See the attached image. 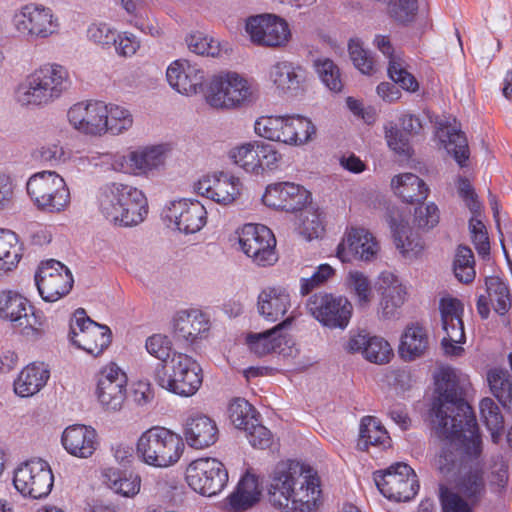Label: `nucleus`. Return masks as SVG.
<instances>
[{"mask_svg": "<svg viewBox=\"0 0 512 512\" xmlns=\"http://www.w3.org/2000/svg\"><path fill=\"white\" fill-rule=\"evenodd\" d=\"M439 396L430 410L432 429L444 441L436 460L440 473L453 480L482 451L476 416L464 398V385L452 368H443L436 378Z\"/></svg>", "mask_w": 512, "mask_h": 512, "instance_id": "nucleus-1", "label": "nucleus"}, {"mask_svg": "<svg viewBox=\"0 0 512 512\" xmlns=\"http://www.w3.org/2000/svg\"><path fill=\"white\" fill-rule=\"evenodd\" d=\"M273 506L295 512H310L317 507L321 489L319 479L298 461L279 462L268 487Z\"/></svg>", "mask_w": 512, "mask_h": 512, "instance_id": "nucleus-2", "label": "nucleus"}, {"mask_svg": "<svg viewBox=\"0 0 512 512\" xmlns=\"http://www.w3.org/2000/svg\"><path fill=\"white\" fill-rule=\"evenodd\" d=\"M97 201L100 213L119 226H136L148 214L145 194L128 184L112 182L103 185L98 191Z\"/></svg>", "mask_w": 512, "mask_h": 512, "instance_id": "nucleus-3", "label": "nucleus"}, {"mask_svg": "<svg viewBox=\"0 0 512 512\" xmlns=\"http://www.w3.org/2000/svg\"><path fill=\"white\" fill-rule=\"evenodd\" d=\"M70 86L65 67L47 63L31 73L16 91L22 105H45L58 99Z\"/></svg>", "mask_w": 512, "mask_h": 512, "instance_id": "nucleus-4", "label": "nucleus"}, {"mask_svg": "<svg viewBox=\"0 0 512 512\" xmlns=\"http://www.w3.org/2000/svg\"><path fill=\"white\" fill-rule=\"evenodd\" d=\"M154 381L163 389L182 396L194 395L202 385V368L191 356L173 352L166 363H157Z\"/></svg>", "mask_w": 512, "mask_h": 512, "instance_id": "nucleus-5", "label": "nucleus"}, {"mask_svg": "<svg viewBox=\"0 0 512 512\" xmlns=\"http://www.w3.org/2000/svg\"><path fill=\"white\" fill-rule=\"evenodd\" d=\"M184 451L183 438L171 430L155 426L145 431L137 442V454L148 465L168 467Z\"/></svg>", "mask_w": 512, "mask_h": 512, "instance_id": "nucleus-6", "label": "nucleus"}, {"mask_svg": "<svg viewBox=\"0 0 512 512\" xmlns=\"http://www.w3.org/2000/svg\"><path fill=\"white\" fill-rule=\"evenodd\" d=\"M0 318L11 322L24 336L33 338L42 334L46 320L27 298L11 290L0 292Z\"/></svg>", "mask_w": 512, "mask_h": 512, "instance_id": "nucleus-7", "label": "nucleus"}, {"mask_svg": "<svg viewBox=\"0 0 512 512\" xmlns=\"http://www.w3.org/2000/svg\"><path fill=\"white\" fill-rule=\"evenodd\" d=\"M27 193L38 209L60 212L70 202V192L65 180L54 171L33 174L26 184Z\"/></svg>", "mask_w": 512, "mask_h": 512, "instance_id": "nucleus-8", "label": "nucleus"}, {"mask_svg": "<svg viewBox=\"0 0 512 512\" xmlns=\"http://www.w3.org/2000/svg\"><path fill=\"white\" fill-rule=\"evenodd\" d=\"M69 338L73 345L99 356L111 344L112 333L108 326L98 324L78 308L70 322Z\"/></svg>", "mask_w": 512, "mask_h": 512, "instance_id": "nucleus-9", "label": "nucleus"}, {"mask_svg": "<svg viewBox=\"0 0 512 512\" xmlns=\"http://www.w3.org/2000/svg\"><path fill=\"white\" fill-rule=\"evenodd\" d=\"M374 481L384 497L397 502L410 501L419 490L414 470L403 462L392 464L384 471H376Z\"/></svg>", "mask_w": 512, "mask_h": 512, "instance_id": "nucleus-10", "label": "nucleus"}, {"mask_svg": "<svg viewBox=\"0 0 512 512\" xmlns=\"http://www.w3.org/2000/svg\"><path fill=\"white\" fill-rule=\"evenodd\" d=\"M207 103L214 108H233L252 102L253 88L245 78L237 73H229L225 78L215 77L205 93Z\"/></svg>", "mask_w": 512, "mask_h": 512, "instance_id": "nucleus-11", "label": "nucleus"}, {"mask_svg": "<svg viewBox=\"0 0 512 512\" xmlns=\"http://www.w3.org/2000/svg\"><path fill=\"white\" fill-rule=\"evenodd\" d=\"M13 484L23 496L41 499L50 494L54 475L46 461L40 458L31 459L16 468Z\"/></svg>", "mask_w": 512, "mask_h": 512, "instance_id": "nucleus-12", "label": "nucleus"}, {"mask_svg": "<svg viewBox=\"0 0 512 512\" xmlns=\"http://www.w3.org/2000/svg\"><path fill=\"white\" fill-rule=\"evenodd\" d=\"M186 481L195 492L211 497L224 489L228 482V472L216 458H199L188 465Z\"/></svg>", "mask_w": 512, "mask_h": 512, "instance_id": "nucleus-13", "label": "nucleus"}, {"mask_svg": "<svg viewBox=\"0 0 512 512\" xmlns=\"http://www.w3.org/2000/svg\"><path fill=\"white\" fill-rule=\"evenodd\" d=\"M16 31L28 41L45 39L56 33L58 20L52 10L38 4H27L13 16Z\"/></svg>", "mask_w": 512, "mask_h": 512, "instance_id": "nucleus-14", "label": "nucleus"}, {"mask_svg": "<svg viewBox=\"0 0 512 512\" xmlns=\"http://www.w3.org/2000/svg\"><path fill=\"white\" fill-rule=\"evenodd\" d=\"M306 306L317 321L330 329H345L353 312V306L346 297L322 292L310 296Z\"/></svg>", "mask_w": 512, "mask_h": 512, "instance_id": "nucleus-15", "label": "nucleus"}, {"mask_svg": "<svg viewBox=\"0 0 512 512\" xmlns=\"http://www.w3.org/2000/svg\"><path fill=\"white\" fill-rule=\"evenodd\" d=\"M238 240L242 251L258 266H270L277 261L276 239L267 226L245 224L239 233Z\"/></svg>", "mask_w": 512, "mask_h": 512, "instance_id": "nucleus-16", "label": "nucleus"}, {"mask_svg": "<svg viewBox=\"0 0 512 512\" xmlns=\"http://www.w3.org/2000/svg\"><path fill=\"white\" fill-rule=\"evenodd\" d=\"M34 280L40 296L46 302H55L66 296L74 283L71 271L54 259L41 263Z\"/></svg>", "mask_w": 512, "mask_h": 512, "instance_id": "nucleus-17", "label": "nucleus"}, {"mask_svg": "<svg viewBox=\"0 0 512 512\" xmlns=\"http://www.w3.org/2000/svg\"><path fill=\"white\" fill-rule=\"evenodd\" d=\"M246 31L253 43L267 47L283 46L291 36L288 23L272 14L251 16Z\"/></svg>", "mask_w": 512, "mask_h": 512, "instance_id": "nucleus-18", "label": "nucleus"}, {"mask_svg": "<svg viewBox=\"0 0 512 512\" xmlns=\"http://www.w3.org/2000/svg\"><path fill=\"white\" fill-rule=\"evenodd\" d=\"M262 201L268 207L294 213L311 203V193L295 183H273L267 186Z\"/></svg>", "mask_w": 512, "mask_h": 512, "instance_id": "nucleus-19", "label": "nucleus"}, {"mask_svg": "<svg viewBox=\"0 0 512 512\" xmlns=\"http://www.w3.org/2000/svg\"><path fill=\"white\" fill-rule=\"evenodd\" d=\"M126 374L114 363L100 373L97 383V397L106 410L118 411L126 399Z\"/></svg>", "mask_w": 512, "mask_h": 512, "instance_id": "nucleus-20", "label": "nucleus"}, {"mask_svg": "<svg viewBox=\"0 0 512 512\" xmlns=\"http://www.w3.org/2000/svg\"><path fill=\"white\" fill-rule=\"evenodd\" d=\"M380 250L372 233L364 228H351L337 247V257L342 262L357 259L371 262Z\"/></svg>", "mask_w": 512, "mask_h": 512, "instance_id": "nucleus-21", "label": "nucleus"}, {"mask_svg": "<svg viewBox=\"0 0 512 512\" xmlns=\"http://www.w3.org/2000/svg\"><path fill=\"white\" fill-rule=\"evenodd\" d=\"M164 217L180 232L193 234L206 224L207 211L198 200L182 199L172 202Z\"/></svg>", "mask_w": 512, "mask_h": 512, "instance_id": "nucleus-22", "label": "nucleus"}, {"mask_svg": "<svg viewBox=\"0 0 512 512\" xmlns=\"http://www.w3.org/2000/svg\"><path fill=\"white\" fill-rule=\"evenodd\" d=\"M107 105L102 101L80 102L73 105L67 113L73 127L85 134L101 135L105 133L104 113Z\"/></svg>", "mask_w": 512, "mask_h": 512, "instance_id": "nucleus-23", "label": "nucleus"}, {"mask_svg": "<svg viewBox=\"0 0 512 512\" xmlns=\"http://www.w3.org/2000/svg\"><path fill=\"white\" fill-rule=\"evenodd\" d=\"M293 322V317L285 320L273 328L262 333H251L247 336V343L251 351L258 356H264L272 352L283 353L285 347H291L292 338L288 333Z\"/></svg>", "mask_w": 512, "mask_h": 512, "instance_id": "nucleus-24", "label": "nucleus"}, {"mask_svg": "<svg viewBox=\"0 0 512 512\" xmlns=\"http://www.w3.org/2000/svg\"><path fill=\"white\" fill-rule=\"evenodd\" d=\"M241 186L239 178L220 172L218 175L199 180L195 189L198 194L216 203L228 205L240 195Z\"/></svg>", "mask_w": 512, "mask_h": 512, "instance_id": "nucleus-25", "label": "nucleus"}, {"mask_svg": "<svg viewBox=\"0 0 512 512\" xmlns=\"http://www.w3.org/2000/svg\"><path fill=\"white\" fill-rule=\"evenodd\" d=\"M486 294L478 296L476 308L482 319H487L490 315V302L494 305V310L499 315H505L512 306L509 286L499 276L485 277Z\"/></svg>", "mask_w": 512, "mask_h": 512, "instance_id": "nucleus-26", "label": "nucleus"}, {"mask_svg": "<svg viewBox=\"0 0 512 512\" xmlns=\"http://www.w3.org/2000/svg\"><path fill=\"white\" fill-rule=\"evenodd\" d=\"M166 77L169 85L185 95L203 91L204 71L188 60H176L168 68Z\"/></svg>", "mask_w": 512, "mask_h": 512, "instance_id": "nucleus-27", "label": "nucleus"}, {"mask_svg": "<svg viewBox=\"0 0 512 512\" xmlns=\"http://www.w3.org/2000/svg\"><path fill=\"white\" fill-rule=\"evenodd\" d=\"M209 330L210 321L199 310L181 311L173 319V334L178 341L194 343L206 337Z\"/></svg>", "mask_w": 512, "mask_h": 512, "instance_id": "nucleus-28", "label": "nucleus"}, {"mask_svg": "<svg viewBox=\"0 0 512 512\" xmlns=\"http://www.w3.org/2000/svg\"><path fill=\"white\" fill-rule=\"evenodd\" d=\"M97 433L92 427L75 424L62 434V445L68 453L79 458L90 457L97 448Z\"/></svg>", "mask_w": 512, "mask_h": 512, "instance_id": "nucleus-29", "label": "nucleus"}, {"mask_svg": "<svg viewBox=\"0 0 512 512\" xmlns=\"http://www.w3.org/2000/svg\"><path fill=\"white\" fill-rule=\"evenodd\" d=\"M270 79L282 93L297 96L304 89L305 70L289 61H279L271 67Z\"/></svg>", "mask_w": 512, "mask_h": 512, "instance_id": "nucleus-30", "label": "nucleus"}, {"mask_svg": "<svg viewBox=\"0 0 512 512\" xmlns=\"http://www.w3.org/2000/svg\"><path fill=\"white\" fill-rule=\"evenodd\" d=\"M183 434L190 447L204 449L217 441L218 428L208 416L195 415L186 420Z\"/></svg>", "mask_w": 512, "mask_h": 512, "instance_id": "nucleus-31", "label": "nucleus"}, {"mask_svg": "<svg viewBox=\"0 0 512 512\" xmlns=\"http://www.w3.org/2000/svg\"><path fill=\"white\" fill-rule=\"evenodd\" d=\"M295 115L261 117L256 120L254 129L259 136L292 145L297 133L294 130Z\"/></svg>", "mask_w": 512, "mask_h": 512, "instance_id": "nucleus-32", "label": "nucleus"}, {"mask_svg": "<svg viewBox=\"0 0 512 512\" xmlns=\"http://www.w3.org/2000/svg\"><path fill=\"white\" fill-rule=\"evenodd\" d=\"M374 43L377 48L389 58L388 75L390 79L407 91L415 92L419 85L415 77L409 73L401 63V60L394 56V49L388 37L377 35Z\"/></svg>", "mask_w": 512, "mask_h": 512, "instance_id": "nucleus-33", "label": "nucleus"}, {"mask_svg": "<svg viewBox=\"0 0 512 512\" xmlns=\"http://www.w3.org/2000/svg\"><path fill=\"white\" fill-rule=\"evenodd\" d=\"M290 307V294L283 287H268L258 296V310L269 321H277Z\"/></svg>", "mask_w": 512, "mask_h": 512, "instance_id": "nucleus-34", "label": "nucleus"}, {"mask_svg": "<svg viewBox=\"0 0 512 512\" xmlns=\"http://www.w3.org/2000/svg\"><path fill=\"white\" fill-rule=\"evenodd\" d=\"M50 377L49 370L41 364L26 366L14 381V391L20 397L33 396L39 392Z\"/></svg>", "mask_w": 512, "mask_h": 512, "instance_id": "nucleus-35", "label": "nucleus"}, {"mask_svg": "<svg viewBox=\"0 0 512 512\" xmlns=\"http://www.w3.org/2000/svg\"><path fill=\"white\" fill-rule=\"evenodd\" d=\"M391 185L396 195L404 202L411 204L422 203L429 193L426 183L412 173L395 176L391 181Z\"/></svg>", "mask_w": 512, "mask_h": 512, "instance_id": "nucleus-36", "label": "nucleus"}, {"mask_svg": "<svg viewBox=\"0 0 512 512\" xmlns=\"http://www.w3.org/2000/svg\"><path fill=\"white\" fill-rule=\"evenodd\" d=\"M260 499L258 480L255 475L245 474L239 481L235 491L228 497L229 505L234 512L245 511Z\"/></svg>", "mask_w": 512, "mask_h": 512, "instance_id": "nucleus-37", "label": "nucleus"}, {"mask_svg": "<svg viewBox=\"0 0 512 512\" xmlns=\"http://www.w3.org/2000/svg\"><path fill=\"white\" fill-rule=\"evenodd\" d=\"M102 477L110 489L124 497H134L140 491L141 478L137 474L108 467L103 470Z\"/></svg>", "mask_w": 512, "mask_h": 512, "instance_id": "nucleus-38", "label": "nucleus"}, {"mask_svg": "<svg viewBox=\"0 0 512 512\" xmlns=\"http://www.w3.org/2000/svg\"><path fill=\"white\" fill-rule=\"evenodd\" d=\"M389 440L386 429L376 417L365 416L361 419L357 443L360 450L367 451L369 446L385 447Z\"/></svg>", "mask_w": 512, "mask_h": 512, "instance_id": "nucleus-39", "label": "nucleus"}, {"mask_svg": "<svg viewBox=\"0 0 512 512\" xmlns=\"http://www.w3.org/2000/svg\"><path fill=\"white\" fill-rule=\"evenodd\" d=\"M22 251L16 233L0 230V276L16 268L22 258Z\"/></svg>", "mask_w": 512, "mask_h": 512, "instance_id": "nucleus-40", "label": "nucleus"}, {"mask_svg": "<svg viewBox=\"0 0 512 512\" xmlns=\"http://www.w3.org/2000/svg\"><path fill=\"white\" fill-rule=\"evenodd\" d=\"M428 348V336L423 327H408L401 337L399 354L405 360H414L424 354Z\"/></svg>", "mask_w": 512, "mask_h": 512, "instance_id": "nucleus-41", "label": "nucleus"}, {"mask_svg": "<svg viewBox=\"0 0 512 512\" xmlns=\"http://www.w3.org/2000/svg\"><path fill=\"white\" fill-rule=\"evenodd\" d=\"M479 408L485 426L491 434V439L493 443L497 444L501 439L504 429V417L498 405L489 397L483 398L480 401Z\"/></svg>", "mask_w": 512, "mask_h": 512, "instance_id": "nucleus-42", "label": "nucleus"}, {"mask_svg": "<svg viewBox=\"0 0 512 512\" xmlns=\"http://www.w3.org/2000/svg\"><path fill=\"white\" fill-rule=\"evenodd\" d=\"M185 41L188 49L200 56L214 58L221 56L223 51L225 53L228 51V49L222 46L218 40H215L213 37H209L200 31L189 34Z\"/></svg>", "mask_w": 512, "mask_h": 512, "instance_id": "nucleus-43", "label": "nucleus"}, {"mask_svg": "<svg viewBox=\"0 0 512 512\" xmlns=\"http://www.w3.org/2000/svg\"><path fill=\"white\" fill-rule=\"evenodd\" d=\"M165 147L163 145L141 147L135 150L137 175L147 174L158 169L165 161Z\"/></svg>", "mask_w": 512, "mask_h": 512, "instance_id": "nucleus-44", "label": "nucleus"}, {"mask_svg": "<svg viewBox=\"0 0 512 512\" xmlns=\"http://www.w3.org/2000/svg\"><path fill=\"white\" fill-rule=\"evenodd\" d=\"M453 272L455 277L464 284H469L475 279L474 254L468 246H458L453 261Z\"/></svg>", "mask_w": 512, "mask_h": 512, "instance_id": "nucleus-45", "label": "nucleus"}, {"mask_svg": "<svg viewBox=\"0 0 512 512\" xmlns=\"http://www.w3.org/2000/svg\"><path fill=\"white\" fill-rule=\"evenodd\" d=\"M457 487L467 499L478 502L485 493L483 471L477 468L470 470L458 479Z\"/></svg>", "mask_w": 512, "mask_h": 512, "instance_id": "nucleus-46", "label": "nucleus"}, {"mask_svg": "<svg viewBox=\"0 0 512 512\" xmlns=\"http://www.w3.org/2000/svg\"><path fill=\"white\" fill-rule=\"evenodd\" d=\"M229 417L233 425L237 429H247V427L257 422L259 413L256 409L245 399L236 398L228 407Z\"/></svg>", "mask_w": 512, "mask_h": 512, "instance_id": "nucleus-47", "label": "nucleus"}, {"mask_svg": "<svg viewBox=\"0 0 512 512\" xmlns=\"http://www.w3.org/2000/svg\"><path fill=\"white\" fill-rule=\"evenodd\" d=\"M105 133L119 135L128 130L133 124L131 113L124 107L118 105H107V112L104 113Z\"/></svg>", "mask_w": 512, "mask_h": 512, "instance_id": "nucleus-48", "label": "nucleus"}, {"mask_svg": "<svg viewBox=\"0 0 512 512\" xmlns=\"http://www.w3.org/2000/svg\"><path fill=\"white\" fill-rule=\"evenodd\" d=\"M258 143H247L230 150L229 157L246 172L259 174Z\"/></svg>", "mask_w": 512, "mask_h": 512, "instance_id": "nucleus-49", "label": "nucleus"}, {"mask_svg": "<svg viewBox=\"0 0 512 512\" xmlns=\"http://www.w3.org/2000/svg\"><path fill=\"white\" fill-rule=\"evenodd\" d=\"M346 285L360 306H367L371 302L373 297L371 282L362 272L350 271L346 278Z\"/></svg>", "mask_w": 512, "mask_h": 512, "instance_id": "nucleus-50", "label": "nucleus"}, {"mask_svg": "<svg viewBox=\"0 0 512 512\" xmlns=\"http://www.w3.org/2000/svg\"><path fill=\"white\" fill-rule=\"evenodd\" d=\"M316 72L322 83L333 92H340L343 88L340 70L329 58L317 59L314 63Z\"/></svg>", "mask_w": 512, "mask_h": 512, "instance_id": "nucleus-51", "label": "nucleus"}, {"mask_svg": "<svg viewBox=\"0 0 512 512\" xmlns=\"http://www.w3.org/2000/svg\"><path fill=\"white\" fill-rule=\"evenodd\" d=\"M447 138L448 142L445 147L447 152L453 155V158L461 167H464L470 155L465 134L455 127H451L447 129Z\"/></svg>", "mask_w": 512, "mask_h": 512, "instance_id": "nucleus-52", "label": "nucleus"}, {"mask_svg": "<svg viewBox=\"0 0 512 512\" xmlns=\"http://www.w3.org/2000/svg\"><path fill=\"white\" fill-rule=\"evenodd\" d=\"M300 211L301 233L308 240L320 237L324 232V225L319 210L305 206Z\"/></svg>", "mask_w": 512, "mask_h": 512, "instance_id": "nucleus-53", "label": "nucleus"}, {"mask_svg": "<svg viewBox=\"0 0 512 512\" xmlns=\"http://www.w3.org/2000/svg\"><path fill=\"white\" fill-rule=\"evenodd\" d=\"M387 221L392 231L396 248L399 249L402 253L413 250V241L410 239L411 230L408 222L402 219L400 216H395L392 213L388 214Z\"/></svg>", "mask_w": 512, "mask_h": 512, "instance_id": "nucleus-54", "label": "nucleus"}, {"mask_svg": "<svg viewBox=\"0 0 512 512\" xmlns=\"http://www.w3.org/2000/svg\"><path fill=\"white\" fill-rule=\"evenodd\" d=\"M418 12V0H389L388 13L400 24L414 21Z\"/></svg>", "mask_w": 512, "mask_h": 512, "instance_id": "nucleus-55", "label": "nucleus"}, {"mask_svg": "<svg viewBox=\"0 0 512 512\" xmlns=\"http://www.w3.org/2000/svg\"><path fill=\"white\" fill-rule=\"evenodd\" d=\"M363 356L372 363L385 364L389 362L392 356V349L390 344L383 338L371 336Z\"/></svg>", "mask_w": 512, "mask_h": 512, "instance_id": "nucleus-56", "label": "nucleus"}, {"mask_svg": "<svg viewBox=\"0 0 512 512\" xmlns=\"http://www.w3.org/2000/svg\"><path fill=\"white\" fill-rule=\"evenodd\" d=\"M87 37L103 49H110L116 43L118 32L106 23H93L87 29Z\"/></svg>", "mask_w": 512, "mask_h": 512, "instance_id": "nucleus-57", "label": "nucleus"}, {"mask_svg": "<svg viewBox=\"0 0 512 512\" xmlns=\"http://www.w3.org/2000/svg\"><path fill=\"white\" fill-rule=\"evenodd\" d=\"M385 137L388 146L396 153L409 157L412 153L410 135L396 125L390 124L385 127Z\"/></svg>", "mask_w": 512, "mask_h": 512, "instance_id": "nucleus-58", "label": "nucleus"}, {"mask_svg": "<svg viewBox=\"0 0 512 512\" xmlns=\"http://www.w3.org/2000/svg\"><path fill=\"white\" fill-rule=\"evenodd\" d=\"M382 300L381 308L383 316L386 318L391 317L394 314V310L400 307L405 300V289L402 285H396L395 287H384L381 286Z\"/></svg>", "mask_w": 512, "mask_h": 512, "instance_id": "nucleus-59", "label": "nucleus"}, {"mask_svg": "<svg viewBox=\"0 0 512 512\" xmlns=\"http://www.w3.org/2000/svg\"><path fill=\"white\" fill-rule=\"evenodd\" d=\"M147 352L159 359V363H166L172 358V343L168 336L162 334H154L146 340Z\"/></svg>", "mask_w": 512, "mask_h": 512, "instance_id": "nucleus-60", "label": "nucleus"}, {"mask_svg": "<svg viewBox=\"0 0 512 512\" xmlns=\"http://www.w3.org/2000/svg\"><path fill=\"white\" fill-rule=\"evenodd\" d=\"M350 59L354 66L363 74H371L374 71V61L370 53L366 51L357 40H351L348 45Z\"/></svg>", "mask_w": 512, "mask_h": 512, "instance_id": "nucleus-61", "label": "nucleus"}, {"mask_svg": "<svg viewBox=\"0 0 512 512\" xmlns=\"http://www.w3.org/2000/svg\"><path fill=\"white\" fill-rule=\"evenodd\" d=\"M440 502L443 512H472L469 504L457 493L440 486Z\"/></svg>", "mask_w": 512, "mask_h": 512, "instance_id": "nucleus-62", "label": "nucleus"}, {"mask_svg": "<svg viewBox=\"0 0 512 512\" xmlns=\"http://www.w3.org/2000/svg\"><path fill=\"white\" fill-rule=\"evenodd\" d=\"M246 433V437L249 443L259 449L269 448L272 444V434L271 432L259 423V418L257 422L250 424L247 429H244Z\"/></svg>", "mask_w": 512, "mask_h": 512, "instance_id": "nucleus-63", "label": "nucleus"}, {"mask_svg": "<svg viewBox=\"0 0 512 512\" xmlns=\"http://www.w3.org/2000/svg\"><path fill=\"white\" fill-rule=\"evenodd\" d=\"M34 158L44 165L53 167L66 160V153L58 144H49L37 149Z\"/></svg>", "mask_w": 512, "mask_h": 512, "instance_id": "nucleus-64", "label": "nucleus"}]
</instances>
